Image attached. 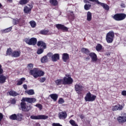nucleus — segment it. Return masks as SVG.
Wrapping results in <instances>:
<instances>
[{"mask_svg":"<svg viewBox=\"0 0 126 126\" xmlns=\"http://www.w3.org/2000/svg\"><path fill=\"white\" fill-rule=\"evenodd\" d=\"M36 101H37V99L35 98L23 97L21 102V108L22 111L24 112H29L32 109V106L30 105H26L25 102L32 104V103H35Z\"/></svg>","mask_w":126,"mask_h":126,"instance_id":"1","label":"nucleus"},{"mask_svg":"<svg viewBox=\"0 0 126 126\" xmlns=\"http://www.w3.org/2000/svg\"><path fill=\"white\" fill-rule=\"evenodd\" d=\"M30 73L31 75H32L34 78H38V77H41L44 74V71L39 69L38 68H34L30 71Z\"/></svg>","mask_w":126,"mask_h":126,"instance_id":"2","label":"nucleus"},{"mask_svg":"<svg viewBox=\"0 0 126 126\" xmlns=\"http://www.w3.org/2000/svg\"><path fill=\"white\" fill-rule=\"evenodd\" d=\"M126 17V14L117 13L114 15L112 17V18H113L114 20H116V21H122V20H124V19H125Z\"/></svg>","mask_w":126,"mask_h":126,"instance_id":"3","label":"nucleus"},{"mask_svg":"<svg viewBox=\"0 0 126 126\" xmlns=\"http://www.w3.org/2000/svg\"><path fill=\"white\" fill-rule=\"evenodd\" d=\"M25 42L26 44H28V45H30V46L32 45L35 46V45L37 44V38L35 37H32L31 38H26L25 39Z\"/></svg>","mask_w":126,"mask_h":126,"instance_id":"4","label":"nucleus"},{"mask_svg":"<svg viewBox=\"0 0 126 126\" xmlns=\"http://www.w3.org/2000/svg\"><path fill=\"white\" fill-rule=\"evenodd\" d=\"M96 99V95L91 94V93H88L85 97L86 102H93Z\"/></svg>","mask_w":126,"mask_h":126,"instance_id":"5","label":"nucleus"},{"mask_svg":"<svg viewBox=\"0 0 126 126\" xmlns=\"http://www.w3.org/2000/svg\"><path fill=\"white\" fill-rule=\"evenodd\" d=\"M114 37H115V34L114 33V32L110 31L106 35V41L107 43H112L114 40Z\"/></svg>","mask_w":126,"mask_h":126,"instance_id":"6","label":"nucleus"},{"mask_svg":"<svg viewBox=\"0 0 126 126\" xmlns=\"http://www.w3.org/2000/svg\"><path fill=\"white\" fill-rule=\"evenodd\" d=\"M75 90L77 94H81L82 91H84V87L80 84L75 85Z\"/></svg>","mask_w":126,"mask_h":126,"instance_id":"7","label":"nucleus"},{"mask_svg":"<svg viewBox=\"0 0 126 126\" xmlns=\"http://www.w3.org/2000/svg\"><path fill=\"white\" fill-rule=\"evenodd\" d=\"M49 116L44 115H40L37 116L32 115L31 119L32 120H47Z\"/></svg>","mask_w":126,"mask_h":126,"instance_id":"8","label":"nucleus"},{"mask_svg":"<svg viewBox=\"0 0 126 126\" xmlns=\"http://www.w3.org/2000/svg\"><path fill=\"white\" fill-rule=\"evenodd\" d=\"M117 120L119 124H124L126 122V113L121 115L117 117Z\"/></svg>","mask_w":126,"mask_h":126,"instance_id":"9","label":"nucleus"},{"mask_svg":"<svg viewBox=\"0 0 126 126\" xmlns=\"http://www.w3.org/2000/svg\"><path fill=\"white\" fill-rule=\"evenodd\" d=\"M3 72V70L1 68V65L0 64V74H1ZM5 80H6V77L2 75H0V83H4Z\"/></svg>","mask_w":126,"mask_h":126,"instance_id":"10","label":"nucleus"},{"mask_svg":"<svg viewBox=\"0 0 126 126\" xmlns=\"http://www.w3.org/2000/svg\"><path fill=\"white\" fill-rule=\"evenodd\" d=\"M63 81L64 82V85L66 84H71V83L73 82V80L70 77H68L67 78H66V77H64L63 79Z\"/></svg>","mask_w":126,"mask_h":126,"instance_id":"11","label":"nucleus"},{"mask_svg":"<svg viewBox=\"0 0 126 126\" xmlns=\"http://www.w3.org/2000/svg\"><path fill=\"white\" fill-rule=\"evenodd\" d=\"M90 58L92 59V62L93 63H96L98 61V58H97V55L95 53L92 52L89 54Z\"/></svg>","mask_w":126,"mask_h":126,"instance_id":"12","label":"nucleus"},{"mask_svg":"<svg viewBox=\"0 0 126 126\" xmlns=\"http://www.w3.org/2000/svg\"><path fill=\"white\" fill-rule=\"evenodd\" d=\"M56 28L57 29H61V30H63V31L65 32L68 31V28H67V27L60 24L56 25Z\"/></svg>","mask_w":126,"mask_h":126,"instance_id":"13","label":"nucleus"},{"mask_svg":"<svg viewBox=\"0 0 126 126\" xmlns=\"http://www.w3.org/2000/svg\"><path fill=\"white\" fill-rule=\"evenodd\" d=\"M124 109V107L123 105H121L120 104H118L117 105L113 106L112 107V111H122Z\"/></svg>","mask_w":126,"mask_h":126,"instance_id":"14","label":"nucleus"},{"mask_svg":"<svg viewBox=\"0 0 126 126\" xmlns=\"http://www.w3.org/2000/svg\"><path fill=\"white\" fill-rule=\"evenodd\" d=\"M58 116L60 120H64V119H66L67 114L65 112H62L59 113Z\"/></svg>","mask_w":126,"mask_h":126,"instance_id":"15","label":"nucleus"},{"mask_svg":"<svg viewBox=\"0 0 126 126\" xmlns=\"http://www.w3.org/2000/svg\"><path fill=\"white\" fill-rule=\"evenodd\" d=\"M96 3H97V4H100L101 6H102V7H103L104 9H105V10H109V9H110L109 5H107V4L106 3L99 2V0H97Z\"/></svg>","mask_w":126,"mask_h":126,"instance_id":"16","label":"nucleus"},{"mask_svg":"<svg viewBox=\"0 0 126 126\" xmlns=\"http://www.w3.org/2000/svg\"><path fill=\"white\" fill-rule=\"evenodd\" d=\"M62 60L64 63H66L69 60V55L67 53H63L62 55Z\"/></svg>","mask_w":126,"mask_h":126,"instance_id":"17","label":"nucleus"},{"mask_svg":"<svg viewBox=\"0 0 126 126\" xmlns=\"http://www.w3.org/2000/svg\"><path fill=\"white\" fill-rule=\"evenodd\" d=\"M31 9L28 6L26 5L24 7V13H26L27 14H30L31 13Z\"/></svg>","mask_w":126,"mask_h":126,"instance_id":"18","label":"nucleus"},{"mask_svg":"<svg viewBox=\"0 0 126 126\" xmlns=\"http://www.w3.org/2000/svg\"><path fill=\"white\" fill-rule=\"evenodd\" d=\"M21 53V52H20V51H14L12 52V57H13L14 58H18V57H20Z\"/></svg>","mask_w":126,"mask_h":126,"instance_id":"19","label":"nucleus"},{"mask_svg":"<svg viewBox=\"0 0 126 126\" xmlns=\"http://www.w3.org/2000/svg\"><path fill=\"white\" fill-rule=\"evenodd\" d=\"M37 45L38 47H40H40H43V49H46V43H45V42H44L43 41H38Z\"/></svg>","mask_w":126,"mask_h":126,"instance_id":"20","label":"nucleus"},{"mask_svg":"<svg viewBox=\"0 0 126 126\" xmlns=\"http://www.w3.org/2000/svg\"><path fill=\"white\" fill-rule=\"evenodd\" d=\"M52 60L53 62H57L58 60H60V55H59V54H55L53 55Z\"/></svg>","mask_w":126,"mask_h":126,"instance_id":"21","label":"nucleus"},{"mask_svg":"<svg viewBox=\"0 0 126 126\" xmlns=\"http://www.w3.org/2000/svg\"><path fill=\"white\" fill-rule=\"evenodd\" d=\"M56 85H64L63 79H57L55 81Z\"/></svg>","mask_w":126,"mask_h":126,"instance_id":"22","label":"nucleus"},{"mask_svg":"<svg viewBox=\"0 0 126 126\" xmlns=\"http://www.w3.org/2000/svg\"><path fill=\"white\" fill-rule=\"evenodd\" d=\"M50 97H51V99H52L55 102H56V101L58 100V97H59V96L56 94H50Z\"/></svg>","mask_w":126,"mask_h":126,"instance_id":"23","label":"nucleus"},{"mask_svg":"<svg viewBox=\"0 0 126 126\" xmlns=\"http://www.w3.org/2000/svg\"><path fill=\"white\" fill-rule=\"evenodd\" d=\"M30 0H20L19 2V4L21 5H25L27 4Z\"/></svg>","mask_w":126,"mask_h":126,"instance_id":"24","label":"nucleus"},{"mask_svg":"<svg viewBox=\"0 0 126 126\" xmlns=\"http://www.w3.org/2000/svg\"><path fill=\"white\" fill-rule=\"evenodd\" d=\"M87 20L88 21H91L92 20V13L88 11L87 14Z\"/></svg>","mask_w":126,"mask_h":126,"instance_id":"25","label":"nucleus"},{"mask_svg":"<svg viewBox=\"0 0 126 126\" xmlns=\"http://www.w3.org/2000/svg\"><path fill=\"white\" fill-rule=\"evenodd\" d=\"M81 52L82 53H83V54H85L86 55H89L90 54V51H89V50L85 48H82Z\"/></svg>","mask_w":126,"mask_h":126,"instance_id":"26","label":"nucleus"},{"mask_svg":"<svg viewBox=\"0 0 126 126\" xmlns=\"http://www.w3.org/2000/svg\"><path fill=\"white\" fill-rule=\"evenodd\" d=\"M22 119H23V115L21 113L17 114V121H19V122H21V121H22Z\"/></svg>","mask_w":126,"mask_h":126,"instance_id":"27","label":"nucleus"},{"mask_svg":"<svg viewBox=\"0 0 126 126\" xmlns=\"http://www.w3.org/2000/svg\"><path fill=\"white\" fill-rule=\"evenodd\" d=\"M25 93L28 94V95H34L35 94V92L33 90H29L25 91Z\"/></svg>","mask_w":126,"mask_h":126,"instance_id":"28","label":"nucleus"},{"mask_svg":"<svg viewBox=\"0 0 126 126\" xmlns=\"http://www.w3.org/2000/svg\"><path fill=\"white\" fill-rule=\"evenodd\" d=\"M50 3L54 6H56V5H58V3L57 0H50Z\"/></svg>","mask_w":126,"mask_h":126,"instance_id":"29","label":"nucleus"},{"mask_svg":"<svg viewBox=\"0 0 126 126\" xmlns=\"http://www.w3.org/2000/svg\"><path fill=\"white\" fill-rule=\"evenodd\" d=\"M41 62L42 63H47L48 62V57L47 56H45L43 57L41 59Z\"/></svg>","mask_w":126,"mask_h":126,"instance_id":"30","label":"nucleus"},{"mask_svg":"<svg viewBox=\"0 0 126 126\" xmlns=\"http://www.w3.org/2000/svg\"><path fill=\"white\" fill-rule=\"evenodd\" d=\"M12 29V27H10L8 28H7L5 30H2V33H8V32H10L11 31V30Z\"/></svg>","mask_w":126,"mask_h":126,"instance_id":"31","label":"nucleus"},{"mask_svg":"<svg viewBox=\"0 0 126 126\" xmlns=\"http://www.w3.org/2000/svg\"><path fill=\"white\" fill-rule=\"evenodd\" d=\"M9 94L10 96H13V97H15V96H17V95H18V94H17V93L13 91H10L9 92Z\"/></svg>","mask_w":126,"mask_h":126,"instance_id":"32","label":"nucleus"},{"mask_svg":"<svg viewBox=\"0 0 126 126\" xmlns=\"http://www.w3.org/2000/svg\"><path fill=\"white\" fill-rule=\"evenodd\" d=\"M30 24L31 27H32V28H35V27H36V22L34 21H33V20L31 21L30 22Z\"/></svg>","mask_w":126,"mask_h":126,"instance_id":"33","label":"nucleus"},{"mask_svg":"<svg viewBox=\"0 0 126 126\" xmlns=\"http://www.w3.org/2000/svg\"><path fill=\"white\" fill-rule=\"evenodd\" d=\"M10 120L15 121L17 119V115L16 114H14L10 116Z\"/></svg>","mask_w":126,"mask_h":126,"instance_id":"34","label":"nucleus"},{"mask_svg":"<svg viewBox=\"0 0 126 126\" xmlns=\"http://www.w3.org/2000/svg\"><path fill=\"white\" fill-rule=\"evenodd\" d=\"M25 80V78H22L18 81L17 85H21L23 83V81Z\"/></svg>","mask_w":126,"mask_h":126,"instance_id":"35","label":"nucleus"},{"mask_svg":"<svg viewBox=\"0 0 126 126\" xmlns=\"http://www.w3.org/2000/svg\"><path fill=\"white\" fill-rule=\"evenodd\" d=\"M91 7V4H86L84 5V8L85 10H89Z\"/></svg>","mask_w":126,"mask_h":126,"instance_id":"36","label":"nucleus"},{"mask_svg":"<svg viewBox=\"0 0 126 126\" xmlns=\"http://www.w3.org/2000/svg\"><path fill=\"white\" fill-rule=\"evenodd\" d=\"M102 45L98 44L96 46V51H97V52H99V51H101V50H102Z\"/></svg>","mask_w":126,"mask_h":126,"instance_id":"37","label":"nucleus"},{"mask_svg":"<svg viewBox=\"0 0 126 126\" xmlns=\"http://www.w3.org/2000/svg\"><path fill=\"white\" fill-rule=\"evenodd\" d=\"M69 123L70 125H71V126H78V125H77V124L75 123V121H74V120H70Z\"/></svg>","mask_w":126,"mask_h":126,"instance_id":"38","label":"nucleus"},{"mask_svg":"<svg viewBox=\"0 0 126 126\" xmlns=\"http://www.w3.org/2000/svg\"><path fill=\"white\" fill-rule=\"evenodd\" d=\"M6 55L7 56H12V51L11 50V49L9 48L7 49L6 52Z\"/></svg>","mask_w":126,"mask_h":126,"instance_id":"39","label":"nucleus"},{"mask_svg":"<svg viewBox=\"0 0 126 126\" xmlns=\"http://www.w3.org/2000/svg\"><path fill=\"white\" fill-rule=\"evenodd\" d=\"M20 20L18 19H13V25H16V24H18L19 23Z\"/></svg>","mask_w":126,"mask_h":126,"instance_id":"40","label":"nucleus"},{"mask_svg":"<svg viewBox=\"0 0 126 126\" xmlns=\"http://www.w3.org/2000/svg\"><path fill=\"white\" fill-rule=\"evenodd\" d=\"M40 33L42 34V35H47L48 33H49L48 30H42L40 32Z\"/></svg>","mask_w":126,"mask_h":126,"instance_id":"41","label":"nucleus"},{"mask_svg":"<svg viewBox=\"0 0 126 126\" xmlns=\"http://www.w3.org/2000/svg\"><path fill=\"white\" fill-rule=\"evenodd\" d=\"M43 52H44V50L42 49H39L37 50V54H38V55H41V54H42Z\"/></svg>","mask_w":126,"mask_h":126,"instance_id":"42","label":"nucleus"},{"mask_svg":"<svg viewBox=\"0 0 126 126\" xmlns=\"http://www.w3.org/2000/svg\"><path fill=\"white\" fill-rule=\"evenodd\" d=\"M64 103V100H63V99L61 98L59 99L58 103L59 104H63Z\"/></svg>","mask_w":126,"mask_h":126,"instance_id":"43","label":"nucleus"},{"mask_svg":"<svg viewBox=\"0 0 126 126\" xmlns=\"http://www.w3.org/2000/svg\"><path fill=\"white\" fill-rule=\"evenodd\" d=\"M33 2H32L31 3L27 4V6H29V7L30 8H31V9H32V8H33Z\"/></svg>","mask_w":126,"mask_h":126,"instance_id":"44","label":"nucleus"},{"mask_svg":"<svg viewBox=\"0 0 126 126\" xmlns=\"http://www.w3.org/2000/svg\"><path fill=\"white\" fill-rule=\"evenodd\" d=\"M33 65L32 63H30L28 65V68L29 69H32L33 68Z\"/></svg>","mask_w":126,"mask_h":126,"instance_id":"45","label":"nucleus"},{"mask_svg":"<svg viewBox=\"0 0 126 126\" xmlns=\"http://www.w3.org/2000/svg\"><path fill=\"white\" fill-rule=\"evenodd\" d=\"M46 81V78H41L39 79V82H41V83H43V82H45Z\"/></svg>","mask_w":126,"mask_h":126,"instance_id":"46","label":"nucleus"},{"mask_svg":"<svg viewBox=\"0 0 126 126\" xmlns=\"http://www.w3.org/2000/svg\"><path fill=\"white\" fill-rule=\"evenodd\" d=\"M35 106V107L39 108V109L40 110H42V105H41L40 104H37Z\"/></svg>","mask_w":126,"mask_h":126,"instance_id":"47","label":"nucleus"},{"mask_svg":"<svg viewBox=\"0 0 126 126\" xmlns=\"http://www.w3.org/2000/svg\"><path fill=\"white\" fill-rule=\"evenodd\" d=\"M53 56H54V55H53V53H49L47 55V57H49V58H53Z\"/></svg>","mask_w":126,"mask_h":126,"instance_id":"48","label":"nucleus"},{"mask_svg":"<svg viewBox=\"0 0 126 126\" xmlns=\"http://www.w3.org/2000/svg\"><path fill=\"white\" fill-rule=\"evenodd\" d=\"M3 118V115H2V114L0 113V125H1V120H2Z\"/></svg>","mask_w":126,"mask_h":126,"instance_id":"49","label":"nucleus"},{"mask_svg":"<svg viewBox=\"0 0 126 126\" xmlns=\"http://www.w3.org/2000/svg\"><path fill=\"white\" fill-rule=\"evenodd\" d=\"M52 126H63L59 123H53Z\"/></svg>","mask_w":126,"mask_h":126,"instance_id":"50","label":"nucleus"},{"mask_svg":"<svg viewBox=\"0 0 126 126\" xmlns=\"http://www.w3.org/2000/svg\"><path fill=\"white\" fill-rule=\"evenodd\" d=\"M122 95H123V96H126V91H123L122 92Z\"/></svg>","mask_w":126,"mask_h":126,"instance_id":"51","label":"nucleus"},{"mask_svg":"<svg viewBox=\"0 0 126 126\" xmlns=\"http://www.w3.org/2000/svg\"><path fill=\"white\" fill-rule=\"evenodd\" d=\"M11 104H15V103H16V101L14 99H12V100L11 101Z\"/></svg>","mask_w":126,"mask_h":126,"instance_id":"52","label":"nucleus"},{"mask_svg":"<svg viewBox=\"0 0 126 126\" xmlns=\"http://www.w3.org/2000/svg\"><path fill=\"white\" fill-rule=\"evenodd\" d=\"M106 48L110 49V50H112V49H113V47L110 45H107Z\"/></svg>","mask_w":126,"mask_h":126,"instance_id":"53","label":"nucleus"},{"mask_svg":"<svg viewBox=\"0 0 126 126\" xmlns=\"http://www.w3.org/2000/svg\"><path fill=\"white\" fill-rule=\"evenodd\" d=\"M79 117L80 119H81L82 120L84 119V115L83 114L80 115Z\"/></svg>","mask_w":126,"mask_h":126,"instance_id":"54","label":"nucleus"},{"mask_svg":"<svg viewBox=\"0 0 126 126\" xmlns=\"http://www.w3.org/2000/svg\"><path fill=\"white\" fill-rule=\"evenodd\" d=\"M23 87H24V89H25V90H27V85L24 84L23 85Z\"/></svg>","mask_w":126,"mask_h":126,"instance_id":"55","label":"nucleus"},{"mask_svg":"<svg viewBox=\"0 0 126 126\" xmlns=\"http://www.w3.org/2000/svg\"><path fill=\"white\" fill-rule=\"evenodd\" d=\"M84 3H89V1H87V0H84Z\"/></svg>","mask_w":126,"mask_h":126,"instance_id":"56","label":"nucleus"},{"mask_svg":"<svg viewBox=\"0 0 126 126\" xmlns=\"http://www.w3.org/2000/svg\"><path fill=\"white\" fill-rule=\"evenodd\" d=\"M90 0V1H93V2L95 1V2H97V0Z\"/></svg>","mask_w":126,"mask_h":126,"instance_id":"57","label":"nucleus"},{"mask_svg":"<svg viewBox=\"0 0 126 126\" xmlns=\"http://www.w3.org/2000/svg\"><path fill=\"white\" fill-rule=\"evenodd\" d=\"M86 60H90V58H89V57H88L86 58Z\"/></svg>","mask_w":126,"mask_h":126,"instance_id":"58","label":"nucleus"},{"mask_svg":"<svg viewBox=\"0 0 126 126\" xmlns=\"http://www.w3.org/2000/svg\"><path fill=\"white\" fill-rule=\"evenodd\" d=\"M9 2H12V0H8Z\"/></svg>","mask_w":126,"mask_h":126,"instance_id":"59","label":"nucleus"},{"mask_svg":"<svg viewBox=\"0 0 126 126\" xmlns=\"http://www.w3.org/2000/svg\"><path fill=\"white\" fill-rule=\"evenodd\" d=\"M2 6V5H1V3H0V7H1Z\"/></svg>","mask_w":126,"mask_h":126,"instance_id":"60","label":"nucleus"},{"mask_svg":"<svg viewBox=\"0 0 126 126\" xmlns=\"http://www.w3.org/2000/svg\"><path fill=\"white\" fill-rule=\"evenodd\" d=\"M66 76H67V75H66Z\"/></svg>","mask_w":126,"mask_h":126,"instance_id":"61","label":"nucleus"}]
</instances>
